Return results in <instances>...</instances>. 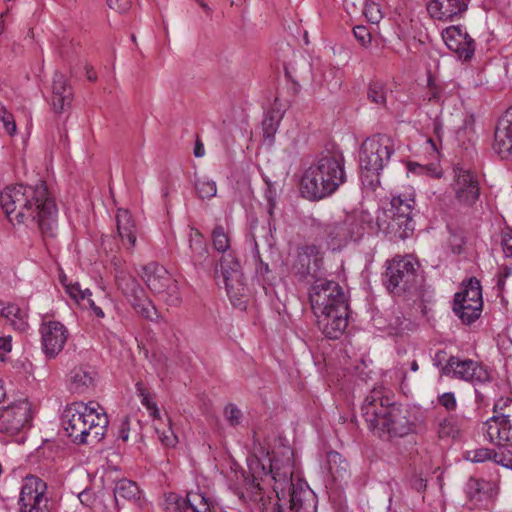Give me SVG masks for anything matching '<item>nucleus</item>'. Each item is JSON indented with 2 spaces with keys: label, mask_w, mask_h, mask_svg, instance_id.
I'll use <instances>...</instances> for the list:
<instances>
[{
  "label": "nucleus",
  "mask_w": 512,
  "mask_h": 512,
  "mask_svg": "<svg viewBox=\"0 0 512 512\" xmlns=\"http://www.w3.org/2000/svg\"><path fill=\"white\" fill-rule=\"evenodd\" d=\"M156 433L159 435V440L161 443L167 447H171L175 444L176 436L174 435L171 428L164 430L160 433V430L156 427Z\"/></svg>",
  "instance_id": "58"
},
{
  "label": "nucleus",
  "mask_w": 512,
  "mask_h": 512,
  "mask_svg": "<svg viewBox=\"0 0 512 512\" xmlns=\"http://www.w3.org/2000/svg\"><path fill=\"white\" fill-rule=\"evenodd\" d=\"M267 188L265 190V199L267 201V213L269 215V221L274 217V210L276 208L277 191L274 184L270 181H266Z\"/></svg>",
  "instance_id": "44"
},
{
  "label": "nucleus",
  "mask_w": 512,
  "mask_h": 512,
  "mask_svg": "<svg viewBox=\"0 0 512 512\" xmlns=\"http://www.w3.org/2000/svg\"><path fill=\"white\" fill-rule=\"evenodd\" d=\"M189 247L191 250L190 258L195 267L204 269L213 264V261L210 260L208 244L204 236L196 229H192L190 234Z\"/></svg>",
  "instance_id": "29"
},
{
  "label": "nucleus",
  "mask_w": 512,
  "mask_h": 512,
  "mask_svg": "<svg viewBox=\"0 0 512 512\" xmlns=\"http://www.w3.org/2000/svg\"><path fill=\"white\" fill-rule=\"evenodd\" d=\"M426 9L430 17L441 22L459 20L468 10L466 0H428Z\"/></svg>",
  "instance_id": "22"
},
{
  "label": "nucleus",
  "mask_w": 512,
  "mask_h": 512,
  "mask_svg": "<svg viewBox=\"0 0 512 512\" xmlns=\"http://www.w3.org/2000/svg\"><path fill=\"white\" fill-rule=\"evenodd\" d=\"M492 449L490 448H477L466 452V459L475 463H482L490 459Z\"/></svg>",
  "instance_id": "47"
},
{
  "label": "nucleus",
  "mask_w": 512,
  "mask_h": 512,
  "mask_svg": "<svg viewBox=\"0 0 512 512\" xmlns=\"http://www.w3.org/2000/svg\"><path fill=\"white\" fill-rule=\"evenodd\" d=\"M353 34L356 40L364 47L371 43V33L369 28L364 25H358L353 28Z\"/></svg>",
  "instance_id": "50"
},
{
  "label": "nucleus",
  "mask_w": 512,
  "mask_h": 512,
  "mask_svg": "<svg viewBox=\"0 0 512 512\" xmlns=\"http://www.w3.org/2000/svg\"><path fill=\"white\" fill-rule=\"evenodd\" d=\"M367 215L362 214L359 219H353L348 222H330L320 224L323 235L331 242H346L348 240H357L364 234V227L360 223L365 221Z\"/></svg>",
  "instance_id": "21"
},
{
  "label": "nucleus",
  "mask_w": 512,
  "mask_h": 512,
  "mask_svg": "<svg viewBox=\"0 0 512 512\" xmlns=\"http://www.w3.org/2000/svg\"><path fill=\"white\" fill-rule=\"evenodd\" d=\"M225 416L231 426H236L240 423L242 413L235 405L229 404L225 407Z\"/></svg>",
  "instance_id": "53"
},
{
  "label": "nucleus",
  "mask_w": 512,
  "mask_h": 512,
  "mask_svg": "<svg viewBox=\"0 0 512 512\" xmlns=\"http://www.w3.org/2000/svg\"><path fill=\"white\" fill-rule=\"evenodd\" d=\"M382 283L389 294L414 306L423 317L428 316V305L434 302V291L427 285L416 257L405 254L386 260Z\"/></svg>",
  "instance_id": "3"
},
{
  "label": "nucleus",
  "mask_w": 512,
  "mask_h": 512,
  "mask_svg": "<svg viewBox=\"0 0 512 512\" xmlns=\"http://www.w3.org/2000/svg\"><path fill=\"white\" fill-rule=\"evenodd\" d=\"M12 337L11 336H4L0 337V352L1 353H8L12 349Z\"/></svg>",
  "instance_id": "63"
},
{
  "label": "nucleus",
  "mask_w": 512,
  "mask_h": 512,
  "mask_svg": "<svg viewBox=\"0 0 512 512\" xmlns=\"http://www.w3.org/2000/svg\"><path fill=\"white\" fill-rule=\"evenodd\" d=\"M501 246L506 257L512 258V230L503 231L501 234Z\"/></svg>",
  "instance_id": "55"
},
{
  "label": "nucleus",
  "mask_w": 512,
  "mask_h": 512,
  "mask_svg": "<svg viewBox=\"0 0 512 512\" xmlns=\"http://www.w3.org/2000/svg\"><path fill=\"white\" fill-rule=\"evenodd\" d=\"M212 244L216 251L224 254L230 249V239L225 229L221 225H216L211 233Z\"/></svg>",
  "instance_id": "41"
},
{
  "label": "nucleus",
  "mask_w": 512,
  "mask_h": 512,
  "mask_svg": "<svg viewBox=\"0 0 512 512\" xmlns=\"http://www.w3.org/2000/svg\"><path fill=\"white\" fill-rule=\"evenodd\" d=\"M129 431H130V419L129 416H125L124 419L121 421V424L119 426L118 431V439H121L122 441L126 442L129 437Z\"/></svg>",
  "instance_id": "59"
},
{
  "label": "nucleus",
  "mask_w": 512,
  "mask_h": 512,
  "mask_svg": "<svg viewBox=\"0 0 512 512\" xmlns=\"http://www.w3.org/2000/svg\"><path fill=\"white\" fill-rule=\"evenodd\" d=\"M95 372L89 367H75L70 372V382L75 392L83 393L94 386Z\"/></svg>",
  "instance_id": "35"
},
{
  "label": "nucleus",
  "mask_w": 512,
  "mask_h": 512,
  "mask_svg": "<svg viewBox=\"0 0 512 512\" xmlns=\"http://www.w3.org/2000/svg\"><path fill=\"white\" fill-rule=\"evenodd\" d=\"M511 407V409H509V412L508 413H512V399L510 398H501L499 399L498 401L495 402L494 404V407H493V412L494 413H498L499 411H503L505 410L506 408H509Z\"/></svg>",
  "instance_id": "62"
},
{
  "label": "nucleus",
  "mask_w": 512,
  "mask_h": 512,
  "mask_svg": "<svg viewBox=\"0 0 512 512\" xmlns=\"http://www.w3.org/2000/svg\"><path fill=\"white\" fill-rule=\"evenodd\" d=\"M308 297L314 315L324 314L337 308L340 309V312H343V307L349 306L348 299L340 284L323 277L316 278L312 282Z\"/></svg>",
  "instance_id": "9"
},
{
  "label": "nucleus",
  "mask_w": 512,
  "mask_h": 512,
  "mask_svg": "<svg viewBox=\"0 0 512 512\" xmlns=\"http://www.w3.org/2000/svg\"><path fill=\"white\" fill-rule=\"evenodd\" d=\"M465 493L474 505H478L496 494L495 484L485 479L470 477L465 486Z\"/></svg>",
  "instance_id": "28"
},
{
  "label": "nucleus",
  "mask_w": 512,
  "mask_h": 512,
  "mask_svg": "<svg viewBox=\"0 0 512 512\" xmlns=\"http://www.w3.org/2000/svg\"><path fill=\"white\" fill-rule=\"evenodd\" d=\"M493 148L502 158L512 159V107L505 111L496 125Z\"/></svg>",
  "instance_id": "25"
},
{
  "label": "nucleus",
  "mask_w": 512,
  "mask_h": 512,
  "mask_svg": "<svg viewBox=\"0 0 512 512\" xmlns=\"http://www.w3.org/2000/svg\"><path fill=\"white\" fill-rule=\"evenodd\" d=\"M285 76L291 80L295 85L299 86V79H303L302 75L297 73L296 68L289 64V66H285Z\"/></svg>",
  "instance_id": "60"
},
{
  "label": "nucleus",
  "mask_w": 512,
  "mask_h": 512,
  "mask_svg": "<svg viewBox=\"0 0 512 512\" xmlns=\"http://www.w3.org/2000/svg\"><path fill=\"white\" fill-rule=\"evenodd\" d=\"M136 392L139 397H141L142 405L147 409H154V412L157 411V404L152 400L151 394L149 390L144 386V384L139 381L135 384Z\"/></svg>",
  "instance_id": "45"
},
{
  "label": "nucleus",
  "mask_w": 512,
  "mask_h": 512,
  "mask_svg": "<svg viewBox=\"0 0 512 512\" xmlns=\"http://www.w3.org/2000/svg\"><path fill=\"white\" fill-rule=\"evenodd\" d=\"M141 278L149 290L167 305L177 306L181 303L178 283L164 266L156 262L146 264L142 267Z\"/></svg>",
  "instance_id": "10"
},
{
  "label": "nucleus",
  "mask_w": 512,
  "mask_h": 512,
  "mask_svg": "<svg viewBox=\"0 0 512 512\" xmlns=\"http://www.w3.org/2000/svg\"><path fill=\"white\" fill-rule=\"evenodd\" d=\"M280 123V116L275 111H268L262 121L263 136L273 140Z\"/></svg>",
  "instance_id": "42"
},
{
  "label": "nucleus",
  "mask_w": 512,
  "mask_h": 512,
  "mask_svg": "<svg viewBox=\"0 0 512 512\" xmlns=\"http://www.w3.org/2000/svg\"><path fill=\"white\" fill-rule=\"evenodd\" d=\"M72 99V87L62 73L56 72L52 82L51 104L53 110L56 113H62L67 107H70Z\"/></svg>",
  "instance_id": "27"
},
{
  "label": "nucleus",
  "mask_w": 512,
  "mask_h": 512,
  "mask_svg": "<svg viewBox=\"0 0 512 512\" xmlns=\"http://www.w3.org/2000/svg\"><path fill=\"white\" fill-rule=\"evenodd\" d=\"M415 198L411 194L392 197L389 205L377 211L376 224L390 241L398 242L413 235L415 230Z\"/></svg>",
  "instance_id": "6"
},
{
  "label": "nucleus",
  "mask_w": 512,
  "mask_h": 512,
  "mask_svg": "<svg viewBox=\"0 0 512 512\" xmlns=\"http://www.w3.org/2000/svg\"><path fill=\"white\" fill-rule=\"evenodd\" d=\"M336 309L315 315L316 325L322 334L331 340L339 339L348 326L349 306L343 307V312Z\"/></svg>",
  "instance_id": "23"
},
{
  "label": "nucleus",
  "mask_w": 512,
  "mask_h": 512,
  "mask_svg": "<svg viewBox=\"0 0 512 512\" xmlns=\"http://www.w3.org/2000/svg\"><path fill=\"white\" fill-rule=\"evenodd\" d=\"M220 269H216V276L222 277L226 292L234 307L246 308L248 288L244 283V273L239 257L234 250L221 255L219 259Z\"/></svg>",
  "instance_id": "8"
},
{
  "label": "nucleus",
  "mask_w": 512,
  "mask_h": 512,
  "mask_svg": "<svg viewBox=\"0 0 512 512\" xmlns=\"http://www.w3.org/2000/svg\"><path fill=\"white\" fill-rule=\"evenodd\" d=\"M445 350H438L433 357V365L437 367L442 374V368L444 367L448 358H446Z\"/></svg>",
  "instance_id": "61"
},
{
  "label": "nucleus",
  "mask_w": 512,
  "mask_h": 512,
  "mask_svg": "<svg viewBox=\"0 0 512 512\" xmlns=\"http://www.w3.org/2000/svg\"><path fill=\"white\" fill-rule=\"evenodd\" d=\"M456 431L457 430L453 417L444 418L438 424V435L440 438L454 436Z\"/></svg>",
  "instance_id": "48"
},
{
  "label": "nucleus",
  "mask_w": 512,
  "mask_h": 512,
  "mask_svg": "<svg viewBox=\"0 0 512 512\" xmlns=\"http://www.w3.org/2000/svg\"><path fill=\"white\" fill-rule=\"evenodd\" d=\"M108 417L107 414L103 412H98L95 408L93 414H91L90 422L88 424V440L91 443L100 442L107 432L108 426Z\"/></svg>",
  "instance_id": "34"
},
{
  "label": "nucleus",
  "mask_w": 512,
  "mask_h": 512,
  "mask_svg": "<svg viewBox=\"0 0 512 512\" xmlns=\"http://www.w3.org/2000/svg\"><path fill=\"white\" fill-rule=\"evenodd\" d=\"M293 456V450L289 447L282 451H273L272 456L267 453L265 470H260L266 479L274 482L273 490L277 502L273 512H317L316 494L304 480L293 482Z\"/></svg>",
  "instance_id": "2"
},
{
  "label": "nucleus",
  "mask_w": 512,
  "mask_h": 512,
  "mask_svg": "<svg viewBox=\"0 0 512 512\" xmlns=\"http://www.w3.org/2000/svg\"><path fill=\"white\" fill-rule=\"evenodd\" d=\"M347 181L345 158L339 150H324L303 172L301 195L310 201H320L333 195Z\"/></svg>",
  "instance_id": "5"
},
{
  "label": "nucleus",
  "mask_w": 512,
  "mask_h": 512,
  "mask_svg": "<svg viewBox=\"0 0 512 512\" xmlns=\"http://www.w3.org/2000/svg\"><path fill=\"white\" fill-rule=\"evenodd\" d=\"M455 199L460 206L473 207L480 198L478 176L470 170L458 168L452 184Z\"/></svg>",
  "instance_id": "18"
},
{
  "label": "nucleus",
  "mask_w": 512,
  "mask_h": 512,
  "mask_svg": "<svg viewBox=\"0 0 512 512\" xmlns=\"http://www.w3.org/2000/svg\"><path fill=\"white\" fill-rule=\"evenodd\" d=\"M447 48L464 62L471 61L476 50L475 40L462 25H452L442 31Z\"/></svg>",
  "instance_id": "17"
},
{
  "label": "nucleus",
  "mask_w": 512,
  "mask_h": 512,
  "mask_svg": "<svg viewBox=\"0 0 512 512\" xmlns=\"http://www.w3.org/2000/svg\"><path fill=\"white\" fill-rule=\"evenodd\" d=\"M115 281L118 289L137 313L150 321L158 317L156 307L147 297L144 288L135 277L119 270L115 275Z\"/></svg>",
  "instance_id": "13"
},
{
  "label": "nucleus",
  "mask_w": 512,
  "mask_h": 512,
  "mask_svg": "<svg viewBox=\"0 0 512 512\" xmlns=\"http://www.w3.org/2000/svg\"><path fill=\"white\" fill-rule=\"evenodd\" d=\"M208 501V498L201 493L190 492L185 497L169 493L165 499V510L167 512H209Z\"/></svg>",
  "instance_id": "24"
},
{
  "label": "nucleus",
  "mask_w": 512,
  "mask_h": 512,
  "mask_svg": "<svg viewBox=\"0 0 512 512\" xmlns=\"http://www.w3.org/2000/svg\"><path fill=\"white\" fill-rule=\"evenodd\" d=\"M394 152L393 140L385 134L372 135L361 144L359 165L364 187L376 190L380 185L381 171L388 165Z\"/></svg>",
  "instance_id": "7"
},
{
  "label": "nucleus",
  "mask_w": 512,
  "mask_h": 512,
  "mask_svg": "<svg viewBox=\"0 0 512 512\" xmlns=\"http://www.w3.org/2000/svg\"><path fill=\"white\" fill-rule=\"evenodd\" d=\"M507 455L504 453H498L494 449H492L491 457L489 460H492L494 463L498 465H503V463L506 461Z\"/></svg>",
  "instance_id": "64"
},
{
  "label": "nucleus",
  "mask_w": 512,
  "mask_h": 512,
  "mask_svg": "<svg viewBox=\"0 0 512 512\" xmlns=\"http://www.w3.org/2000/svg\"><path fill=\"white\" fill-rule=\"evenodd\" d=\"M106 2L110 9L118 13L127 12L132 5L131 0H106Z\"/></svg>",
  "instance_id": "57"
},
{
  "label": "nucleus",
  "mask_w": 512,
  "mask_h": 512,
  "mask_svg": "<svg viewBox=\"0 0 512 512\" xmlns=\"http://www.w3.org/2000/svg\"><path fill=\"white\" fill-rule=\"evenodd\" d=\"M251 240L253 242V258L255 261V274L263 286L269 285L272 286L276 281V265L274 263H270L268 261H265L261 256L259 252L258 243L255 239V236L251 235Z\"/></svg>",
  "instance_id": "31"
},
{
  "label": "nucleus",
  "mask_w": 512,
  "mask_h": 512,
  "mask_svg": "<svg viewBox=\"0 0 512 512\" xmlns=\"http://www.w3.org/2000/svg\"><path fill=\"white\" fill-rule=\"evenodd\" d=\"M89 404L72 403L68 405L61 416L65 435L77 445L90 444L88 440V424L95 407Z\"/></svg>",
  "instance_id": "12"
},
{
  "label": "nucleus",
  "mask_w": 512,
  "mask_h": 512,
  "mask_svg": "<svg viewBox=\"0 0 512 512\" xmlns=\"http://www.w3.org/2000/svg\"><path fill=\"white\" fill-rule=\"evenodd\" d=\"M338 70L332 67H323L313 73L312 82L316 87H326L330 91L338 90L341 86V77H338Z\"/></svg>",
  "instance_id": "33"
},
{
  "label": "nucleus",
  "mask_w": 512,
  "mask_h": 512,
  "mask_svg": "<svg viewBox=\"0 0 512 512\" xmlns=\"http://www.w3.org/2000/svg\"><path fill=\"white\" fill-rule=\"evenodd\" d=\"M141 491L136 482L128 480L126 478L119 480L114 488V497L116 503L119 499L127 501H138L140 500Z\"/></svg>",
  "instance_id": "37"
},
{
  "label": "nucleus",
  "mask_w": 512,
  "mask_h": 512,
  "mask_svg": "<svg viewBox=\"0 0 512 512\" xmlns=\"http://www.w3.org/2000/svg\"><path fill=\"white\" fill-rule=\"evenodd\" d=\"M118 235L127 248L131 249L136 244V226L131 213L126 209H119L116 215Z\"/></svg>",
  "instance_id": "30"
},
{
  "label": "nucleus",
  "mask_w": 512,
  "mask_h": 512,
  "mask_svg": "<svg viewBox=\"0 0 512 512\" xmlns=\"http://www.w3.org/2000/svg\"><path fill=\"white\" fill-rule=\"evenodd\" d=\"M0 121L3 122L4 127L10 135L16 132V123L14 117L9 113L6 108L0 104Z\"/></svg>",
  "instance_id": "51"
},
{
  "label": "nucleus",
  "mask_w": 512,
  "mask_h": 512,
  "mask_svg": "<svg viewBox=\"0 0 512 512\" xmlns=\"http://www.w3.org/2000/svg\"><path fill=\"white\" fill-rule=\"evenodd\" d=\"M43 353L46 358L54 359L63 350L69 333L59 321L43 322L40 326Z\"/></svg>",
  "instance_id": "19"
},
{
  "label": "nucleus",
  "mask_w": 512,
  "mask_h": 512,
  "mask_svg": "<svg viewBox=\"0 0 512 512\" xmlns=\"http://www.w3.org/2000/svg\"><path fill=\"white\" fill-rule=\"evenodd\" d=\"M197 195L201 199H210L216 195L217 187L214 181L197 179L195 182Z\"/></svg>",
  "instance_id": "43"
},
{
  "label": "nucleus",
  "mask_w": 512,
  "mask_h": 512,
  "mask_svg": "<svg viewBox=\"0 0 512 512\" xmlns=\"http://www.w3.org/2000/svg\"><path fill=\"white\" fill-rule=\"evenodd\" d=\"M250 477L245 479V491L239 495L240 499L244 501L259 502L263 498L261 483L266 478L260 472L265 470V462L255 457L248 463Z\"/></svg>",
  "instance_id": "26"
},
{
  "label": "nucleus",
  "mask_w": 512,
  "mask_h": 512,
  "mask_svg": "<svg viewBox=\"0 0 512 512\" xmlns=\"http://www.w3.org/2000/svg\"><path fill=\"white\" fill-rule=\"evenodd\" d=\"M32 423V405L27 400L12 402L7 406H0V432L13 436L25 429H29Z\"/></svg>",
  "instance_id": "15"
},
{
  "label": "nucleus",
  "mask_w": 512,
  "mask_h": 512,
  "mask_svg": "<svg viewBox=\"0 0 512 512\" xmlns=\"http://www.w3.org/2000/svg\"><path fill=\"white\" fill-rule=\"evenodd\" d=\"M512 276V265H502L497 274V290L499 294L505 291L506 280Z\"/></svg>",
  "instance_id": "49"
},
{
  "label": "nucleus",
  "mask_w": 512,
  "mask_h": 512,
  "mask_svg": "<svg viewBox=\"0 0 512 512\" xmlns=\"http://www.w3.org/2000/svg\"><path fill=\"white\" fill-rule=\"evenodd\" d=\"M368 428L380 439L403 438L416 430L411 410L383 387L373 388L361 407Z\"/></svg>",
  "instance_id": "4"
},
{
  "label": "nucleus",
  "mask_w": 512,
  "mask_h": 512,
  "mask_svg": "<svg viewBox=\"0 0 512 512\" xmlns=\"http://www.w3.org/2000/svg\"><path fill=\"white\" fill-rule=\"evenodd\" d=\"M488 441L498 447H512V413H498L483 423Z\"/></svg>",
  "instance_id": "20"
},
{
  "label": "nucleus",
  "mask_w": 512,
  "mask_h": 512,
  "mask_svg": "<svg viewBox=\"0 0 512 512\" xmlns=\"http://www.w3.org/2000/svg\"><path fill=\"white\" fill-rule=\"evenodd\" d=\"M0 317L6 318L12 323H16L17 320L19 322L18 328L20 329H24L27 325L25 322V312H23L22 309L14 303L5 304L0 300Z\"/></svg>",
  "instance_id": "40"
},
{
  "label": "nucleus",
  "mask_w": 512,
  "mask_h": 512,
  "mask_svg": "<svg viewBox=\"0 0 512 512\" xmlns=\"http://www.w3.org/2000/svg\"><path fill=\"white\" fill-rule=\"evenodd\" d=\"M408 482L410 487L417 492H424L427 488V480L417 473H413Z\"/></svg>",
  "instance_id": "56"
},
{
  "label": "nucleus",
  "mask_w": 512,
  "mask_h": 512,
  "mask_svg": "<svg viewBox=\"0 0 512 512\" xmlns=\"http://www.w3.org/2000/svg\"><path fill=\"white\" fill-rule=\"evenodd\" d=\"M324 268V251L315 243H306L296 249L292 274L300 283H310L320 278Z\"/></svg>",
  "instance_id": "11"
},
{
  "label": "nucleus",
  "mask_w": 512,
  "mask_h": 512,
  "mask_svg": "<svg viewBox=\"0 0 512 512\" xmlns=\"http://www.w3.org/2000/svg\"><path fill=\"white\" fill-rule=\"evenodd\" d=\"M438 403L448 411H454L457 407V400L453 392H445L440 395Z\"/></svg>",
  "instance_id": "54"
},
{
  "label": "nucleus",
  "mask_w": 512,
  "mask_h": 512,
  "mask_svg": "<svg viewBox=\"0 0 512 512\" xmlns=\"http://www.w3.org/2000/svg\"><path fill=\"white\" fill-rule=\"evenodd\" d=\"M482 309L483 304H465L462 301L457 303V300L453 299L452 310L465 325L475 322L481 316Z\"/></svg>",
  "instance_id": "36"
},
{
  "label": "nucleus",
  "mask_w": 512,
  "mask_h": 512,
  "mask_svg": "<svg viewBox=\"0 0 512 512\" xmlns=\"http://www.w3.org/2000/svg\"><path fill=\"white\" fill-rule=\"evenodd\" d=\"M0 204L12 224L35 226L42 236H55L58 208L45 181L7 186L0 193Z\"/></svg>",
  "instance_id": "1"
},
{
  "label": "nucleus",
  "mask_w": 512,
  "mask_h": 512,
  "mask_svg": "<svg viewBox=\"0 0 512 512\" xmlns=\"http://www.w3.org/2000/svg\"><path fill=\"white\" fill-rule=\"evenodd\" d=\"M47 489V483L38 476H26L20 491L19 511L48 512Z\"/></svg>",
  "instance_id": "16"
},
{
  "label": "nucleus",
  "mask_w": 512,
  "mask_h": 512,
  "mask_svg": "<svg viewBox=\"0 0 512 512\" xmlns=\"http://www.w3.org/2000/svg\"><path fill=\"white\" fill-rule=\"evenodd\" d=\"M457 303L483 304L482 286L476 277H470L462 282L461 290L454 295Z\"/></svg>",
  "instance_id": "32"
},
{
  "label": "nucleus",
  "mask_w": 512,
  "mask_h": 512,
  "mask_svg": "<svg viewBox=\"0 0 512 512\" xmlns=\"http://www.w3.org/2000/svg\"><path fill=\"white\" fill-rule=\"evenodd\" d=\"M61 282L65 286L66 292L69 294V296L72 299H74L77 303L80 300H84L86 296H92V292L88 288L81 289V286L79 283L67 285L63 282V280H61Z\"/></svg>",
  "instance_id": "46"
},
{
  "label": "nucleus",
  "mask_w": 512,
  "mask_h": 512,
  "mask_svg": "<svg viewBox=\"0 0 512 512\" xmlns=\"http://www.w3.org/2000/svg\"><path fill=\"white\" fill-rule=\"evenodd\" d=\"M327 466L334 480L343 479L348 473L349 464L337 451L327 453Z\"/></svg>",
  "instance_id": "38"
},
{
  "label": "nucleus",
  "mask_w": 512,
  "mask_h": 512,
  "mask_svg": "<svg viewBox=\"0 0 512 512\" xmlns=\"http://www.w3.org/2000/svg\"><path fill=\"white\" fill-rule=\"evenodd\" d=\"M442 87L436 84L435 80L432 78V76L428 77V91H427V98L430 102H439L442 95Z\"/></svg>",
  "instance_id": "52"
},
{
  "label": "nucleus",
  "mask_w": 512,
  "mask_h": 512,
  "mask_svg": "<svg viewBox=\"0 0 512 512\" xmlns=\"http://www.w3.org/2000/svg\"><path fill=\"white\" fill-rule=\"evenodd\" d=\"M442 375L470 382L473 385H483L492 381L491 372L482 363L455 355L448 357L442 368Z\"/></svg>",
  "instance_id": "14"
},
{
  "label": "nucleus",
  "mask_w": 512,
  "mask_h": 512,
  "mask_svg": "<svg viewBox=\"0 0 512 512\" xmlns=\"http://www.w3.org/2000/svg\"><path fill=\"white\" fill-rule=\"evenodd\" d=\"M388 88L381 80H371L367 88V98L370 102L379 106H386Z\"/></svg>",
  "instance_id": "39"
}]
</instances>
